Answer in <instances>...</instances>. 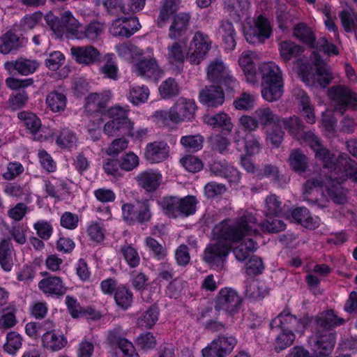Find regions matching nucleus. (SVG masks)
I'll return each mask as SVG.
<instances>
[{"label":"nucleus","instance_id":"obj_1","mask_svg":"<svg viewBox=\"0 0 357 357\" xmlns=\"http://www.w3.org/2000/svg\"><path fill=\"white\" fill-rule=\"evenodd\" d=\"M257 233V220L252 211H238L234 222L225 220L213 229L215 242L204 251V259L211 265H220L229 255L231 247L238 261H245L257 250L250 236Z\"/></svg>","mask_w":357,"mask_h":357},{"label":"nucleus","instance_id":"obj_2","mask_svg":"<svg viewBox=\"0 0 357 357\" xmlns=\"http://www.w3.org/2000/svg\"><path fill=\"white\" fill-rule=\"evenodd\" d=\"M303 139L314 151L316 158L323 162L324 167L333 169L331 172L330 179L326 181H324L320 173H313V176L303 185L304 199L313 201V195H324L322 187L325 184L330 199L336 204H344L347 201L345 190L333 183L330 186L329 183L335 180L340 184L349 177L357 183V164H351L350 158L344 153L340 154L335 161L334 155L323 146L318 137L312 132H305Z\"/></svg>","mask_w":357,"mask_h":357},{"label":"nucleus","instance_id":"obj_3","mask_svg":"<svg viewBox=\"0 0 357 357\" xmlns=\"http://www.w3.org/2000/svg\"><path fill=\"white\" fill-rule=\"evenodd\" d=\"M197 105L193 99L179 98L169 112L160 110L155 112V117L162 123L167 124V117L174 123L189 121L195 118Z\"/></svg>","mask_w":357,"mask_h":357},{"label":"nucleus","instance_id":"obj_4","mask_svg":"<svg viewBox=\"0 0 357 357\" xmlns=\"http://www.w3.org/2000/svg\"><path fill=\"white\" fill-rule=\"evenodd\" d=\"M51 30L57 37L94 40L100 29L96 24H50Z\"/></svg>","mask_w":357,"mask_h":357},{"label":"nucleus","instance_id":"obj_5","mask_svg":"<svg viewBox=\"0 0 357 357\" xmlns=\"http://www.w3.org/2000/svg\"><path fill=\"white\" fill-rule=\"evenodd\" d=\"M328 96L336 111L343 115L350 108L357 110V92L345 85L328 89Z\"/></svg>","mask_w":357,"mask_h":357},{"label":"nucleus","instance_id":"obj_6","mask_svg":"<svg viewBox=\"0 0 357 357\" xmlns=\"http://www.w3.org/2000/svg\"><path fill=\"white\" fill-rule=\"evenodd\" d=\"M206 75L209 81L224 86L229 90H232L238 86L236 79L221 59H216L208 63Z\"/></svg>","mask_w":357,"mask_h":357},{"label":"nucleus","instance_id":"obj_7","mask_svg":"<svg viewBox=\"0 0 357 357\" xmlns=\"http://www.w3.org/2000/svg\"><path fill=\"white\" fill-rule=\"evenodd\" d=\"M149 54L146 58L139 59L132 66L133 73L144 79L158 82L164 75L163 70L159 66L153 57L152 48H149Z\"/></svg>","mask_w":357,"mask_h":357},{"label":"nucleus","instance_id":"obj_8","mask_svg":"<svg viewBox=\"0 0 357 357\" xmlns=\"http://www.w3.org/2000/svg\"><path fill=\"white\" fill-rule=\"evenodd\" d=\"M211 40L202 32H197L192 38L187 52V59L192 64H199L211 47Z\"/></svg>","mask_w":357,"mask_h":357},{"label":"nucleus","instance_id":"obj_9","mask_svg":"<svg viewBox=\"0 0 357 357\" xmlns=\"http://www.w3.org/2000/svg\"><path fill=\"white\" fill-rule=\"evenodd\" d=\"M237 340L233 336L220 335L212 340L202 350V357H226L236 345Z\"/></svg>","mask_w":357,"mask_h":357},{"label":"nucleus","instance_id":"obj_10","mask_svg":"<svg viewBox=\"0 0 357 357\" xmlns=\"http://www.w3.org/2000/svg\"><path fill=\"white\" fill-rule=\"evenodd\" d=\"M315 73L300 69L298 72L302 80L308 86H320L326 87L333 79L329 67L319 60L315 63Z\"/></svg>","mask_w":357,"mask_h":357},{"label":"nucleus","instance_id":"obj_11","mask_svg":"<svg viewBox=\"0 0 357 357\" xmlns=\"http://www.w3.org/2000/svg\"><path fill=\"white\" fill-rule=\"evenodd\" d=\"M336 342L335 333L332 331L321 332L320 330L310 338L309 342L314 353L320 357L330 355Z\"/></svg>","mask_w":357,"mask_h":357},{"label":"nucleus","instance_id":"obj_12","mask_svg":"<svg viewBox=\"0 0 357 357\" xmlns=\"http://www.w3.org/2000/svg\"><path fill=\"white\" fill-rule=\"evenodd\" d=\"M307 324L305 319H298L287 311L279 314L271 323L272 329L280 328L281 331L302 333Z\"/></svg>","mask_w":357,"mask_h":357},{"label":"nucleus","instance_id":"obj_13","mask_svg":"<svg viewBox=\"0 0 357 357\" xmlns=\"http://www.w3.org/2000/svg\"><path fill=\"white\" fill-rule=\"evenodd\" d=\"M241 303V298L238 294L231 288L225 287L221 289L218 294L215 307L234 317L238 312Z\"/></svg>","mask_w":357,"mask_h":357},{"label":"nucleus","instance_id":"obj_14","mask_svg":"<svg viewBox=\"0 0 357 357\" xmlns=\"http://www.w3.org/2000/svg\"><path fill=\"white\" fill-rule=\"evenodd\" d=\"M250 0H222L224 12L235 22L250 18Z\"/></svg>","mask_w":357,"mask_h":357},{"label":"nucleus","instance_id":"obj_15","mask_svg":"<svg viewBox=\"0 0 357 357\" xmlns=\"http://www.w3.org/2000/svg\"><path fill=\"white\" fill-rule=\"evenodd\" d=\"M179 4V0H164L160 9L158 20L162 22L170 19L172 20V22H189V13H178Z\"/></svg>","mask_w":357,"mask_h":357},{"label":"nucleus","instance_id":"obj_16","mask_svg":"<svg viewBox=\"0 0 357 357\" xmlns=\"http://www.w3.org/2000/svg\"><path fill=\"white\" fill-rule=\"evenodd\" d=\"M243 32L249 43L257 44L268 39L272 29L270 24H243Z\"/></svg>","mask_w":357,"mask_h":357},{"label":"nucleus","instance_id":"obj_17","mask_svg":"<svg viewBox=\"0 0 357 357\" xmlns=\"http://www.w3.org/2000/svg\"><path fill=\"white\" fill-rule=\"evenodd\" d=\"M139 187L146 192H153L160 185L162 181V175L158 169H149L140 172L135 178Z\"/></svg>","mask_w":357,"mask_h":357},{"label":"nucleus","instance_id":"obj_18","mask_svg":"<svg viewBox=\"0 0 357 357\" xmlns=\"http://www.w3.org/2000/svg\"><path fill=\"white\" fill-rule=\"evenodd\" d=\"M102 4L109 15L119 16L112 22H139L137 17L128 16L129 12L124 6L123 0H105Z\"/></svg>","mask_w":357,"mask_h":357},{"label":"nucleus","instance_id":"obj_19","mask_svg":"<svg viewBox=\"0 0 357 357\" xmlns=\"http://www.w3.org/2000/svg\"><path fill=\"white\" fill-rule=\"evenodd\" d=\"M70 52L73 59L82 65L89 66L100 61V52L92 45L72 47Z\"/></svg>","mask_w":357,"mask_h":357},{"label":"nucleus","instance_id":"obj_20","mask_svg":"<svg viewBox=\"0 0 357 357\" xmlns=\"http://www.w3.org/2000/svg\"><path fill=\"white\" fill-rule=\"evenodd\" d=\"M169 153V147L165 142L155 141L148 143L144 151L145 159L150 163H158L165 160Z\"/></svg>","mask_w":357,"mask_h":357},{"label":"nucleus","instance_id":"obj_21","mask_svg":"<svg viewBox=\"0 0 357 357\" xmlns=\"http://www.w3.org/2000/svg\"><path fill=\"white\" fill-rule=\"evenodd\" d=\"M257 59V54L250 50L243 51L238 57V65L243 70L247 82L251 84H255L257 81L255 63Z\"/></svg>","mask_w":357,"mask_h":357},{"label":"nucleus","instance_id":"obj_22","mask_svg":"<svg viewBox=\"0 0 357 357\" xmlns=\"http://www.w3.org/2000/svg\"><path fill=\"white\" fill-rule=\"evenodd\" d=\"M27 43V39L10 30L0 37V52L4 54L16 51Z\"/></svg>","mask_w":357,"mask_h":357},{"label":"nucleus","instance_id":"obj_23","mask_svg":"<svg viewBox=\"0 0 357 357\" xmlns=\"http://www.w3.org/2000/svg\"><path fill=\"white\" fill-rule=\"evenodd\" d=\"M199 101L210 107H217L223 104L225 95L220 86H210L202 89L199 93Z\"/></svg>","mask_w":357,"mask_h":357},{"label":"nucleus","instance_id":"obj_24","mask_svg":"<svg viewBox=\"0 0 357 357\" xmlns=\"http://www.w3.org/2000/svg\"><path fill=\"white\" fill-rule=\"evenodd\" d=\"M38 288L47 296H61L67 291L63 280L58 276H50L41 280L38 283Z\"/></svg>","mask_w":357,"mask_h":357},{"label":"nucleus","instance_id":"obj_25","mask_svg":"<svg viewBox=\"0 0 357 357\" xmlns=\"http://www.w3.org/2000/svg\"><path fill=\"white\" fill-rule=\"evenodd\" d=\"M42 346L52 351H58L64 348L68 340L66 337L61 333H56L54 330L47 331L41 337Z\"/></svg>","mask_w":357,"mask_h":357},{"label":"nucleus","instance_id":"obj_26","mask_svg":"<svg viewBox=\"0 0 357 357\" xmlns=\"http://www.w3.org/2000/svg\"><path fill=\"white\" fill-rule=\"evenodd\" d=\"M345 322L343 318L339 317L333 310L321 312L317 318V331H331L332 328L341 326Z\"/></svg>","mask_w":357,"mask_h":357},{"label":"nucleus","instance_id":"obj_27","mask_svg":"<svg viewBox=\"0 0 357 357\" xmlns=\"http://www.w3.org/2000/svg\"><path fill=\"white\" fill-rule=\"evenodd\" d=\"M282 93L283 79L261 82V96L266 101H276L281 98Z\"/></svg>","mask_w":357,"mask_h":357},{"label":"nucleus","instance_id":"obj_28","mask_svg":"<svg viewBox=\"0 0 357 357\" xmlns=\"http://www.w3.org/2000/svg\"><path fill=\"white\" fill-rule=\"evenodd\" d=\"M296 98L298 108L305 121L307 123L314 124L316 122V116L309 96L305 91L299 90L296 94Z\"/></svg>","mask_w":357,"mask_h":357},{"label":"nucleus","instance_id":"obj_29","mask_svg":"<svg viewBox=\"0 0 357 357\" xmlns=\"http://www.w3.org/2000/svg\"><path fill=\"white\" fill-rule=\"evenodd\" d=\"M112 93L107 91L102 93H91L86 98L85 107L91 112L102 110L111 100Z\"/></svg>","mask_w":357,"mask_h":357},{"label":"nucleus","instance_id":"obj_30","mask_svg":"<svg viewBox=\"0 0 357 357\" xmlns=\"http://www.w3.org/2000/svg\"><path fill=\"white\" fill-rule=\"evenodd\" d=\"M259 73L261 75V82L281 80L282 74L280 67L274 62H264L259 66Z\"/></svg>","mask_w":357,"mask_h":357},{"label":"nucleus","instance_id":"obj_31","mask_svg":"<svg viewBox=\"0 0 357 357\" xmlns=\"http://www.w3.org/2000/svg\"><path fill=\"white\" fill-rule=\"evenodd\" d=\"M5 67L9 71L15 70L20 75H27L35 72L38 64L34 61L20 58L15 61L6 63Z\"/></svg>","mask_w":357,"mask_h":357},{"label":"nucleus","instance_id":"obj_32","mask_svg":"<svg viewBox=\"0 0 357 357\" xmlns=\"http://www.w3.org/2000/svg\"><path fill=\"white\" fill-rule=\"evenodd\" d=\"M203 121L213 128H222L228 131H231L233 128L230 117L224 112H220L215 115L206 114L203 117Z\"/></svg>","mask_w":357,"mask_h":357},{"label":"nucleus","instance_id":"obj_33","mask_svg":"<svg viewBox=\"0 0 357 357\" xmlns=\"http://www.w3.org/2000/svg\"><path fill=\"white\" fill-rule=\"evenodd\" d=\"M254 115L257 118L259 126L261 125L263 127L272 124L273 126L280 122V117L268 107L263 106L257 109Z\"/></svg>","mask_w":357,"mask_h":357},{"label":"nucleus","instance_id":"obj_34","mask_svg":"<svg viewBox=\"0 0 357 357\" xmlns=\"http://www.w3.org/2000/svg\"><path fill=\"white\" fill-rule=\"evenodd\" d=\"M166 58L171 65H181L187 59V52H184L179 43L174 42L167 47Z\"/></svg>","mask_w":357,"mask_h":357},{"label":"nucleus","instance_id":"obj_35","mask_svg":"<svg viewBox=\"0 0 357 357\" xmlns=\"http://www.w3.org/2000/svg\"><path fill=\"white\" fill-rule=\"evenodd\" d=\"M290 168L301 174L306 172L308 167L307 157L299 150H292L289 157Z\"/></svg>","mask_w":357,"mask_h":357},{"label":"nucleus","instance_id":"obj_36","mask_svg":"<svg viewBox=\"0 0 357 357\" xmlns=\"http://www.w3.org/2000/svg\"><path fill=\"white\" fill-rule=\"evenodd\" d=\"M0 265L4 271H11L13 262L9 239L0 240Z\"/></svg>","mask_w":357,"mask_h":357},{"label":"nucleus","instance_id":"obj_37","mask_svg":"<svg viewBox=\"0 0 357 357\" xmlns=\"http://www.w3.org/2000/svg\"><path fill=\"white\" fill-rule=\"evenodd\" d=\"M278 45L280 57L284 61L298 57L303 51L302 47L291 41H282Z\"/></svg>","mask_w":357,"mask_h":357},{"label":"nucleus","instance_id":"obj_38","mask_svg":"<svg viewBox=\"0 0 357 357\" xmlns=\"http://www.w3.org/2000/svg\"><path fill=\"white\" fill-rule=\"evenodd\" d=\"M160 311L156 305H152L137 319V325L141 328H151L158 321Z\"/></svg>","mask_w":357,"mask_h":357},{"label":"nucleus","instance_id":"obj_39","mask_svg":"<svg viewBox=\"0 0 357 357\" xmlns=\"http://www.w3.org/2000/svg\"><path fill=\"white\" fill-rule=\"evenodd\" d=\"M77 142L75 133L68 128H63L56 134V143L61 149L74 148Z\"/></svg>","mask_w":357,"mask_h":357},{"label":"nucleus","instance_id":"obj_40","mask_svg":"<svg viewBox=\"0 0 357 357\" xmlns=\"http://www.w3.org/2000/svg\"><path fill=\"white\" fill-rule=\"evenodd\" d=\"M158 204L167 216L176 218L179 215V198L164 197L158 201Z\"/></svg>","mask_w":357,"mask_h":357},{"label":"nucleus","instance_id":"obj_41","mask_svg":"<svg viewBox=\"0 0 357 357\" xmlns=\"http://www.w3.org/2000/svg\"><path fill=\"white\" fill-rule=\"evenodd\" d=\"M140 28L141 24H111L109 30L114 36L130 37Z\"/></svg>","mask_w":357,"mask_h":357},{"label":"nucleus","instance_id":"obj_42","mask_svg":"<svg viewBox=\"0 0 357 357\" xmlns=\"http://www.w3.org/2000/svg\"><path fill=\"white\" fill-rule=\"evenodd\" d=\"M223 47L226 51H232L236 47V32L232 24H222L220 29Z\"/></svg>","mask_w":357,"mask_h":357},{"label":"nucleus","instance_id":"obj_43","mask_svg":"<svg viewBox=\"0 0 357 357\" xmlns=\"http://www.w3.org/2000/svg\"><path fill=\"white\" fill-rule=\"evenodd\" d=\"M211 169L216 176H222L229 180L234 178V181H238L240 178L237 169L226 163L214 162L211 165Z\"/></svg>","mask_w":357,"mask_h":357},{"label":"nucleus","instance_id":"obj_44","mask_svg":"<svg viewBox=\"0 0 357 357\" xmlns=\"http://www.w3.org/2000/svg\"><path fill=\"white\" fill-rule=\"evenodd\" d=\"M115 50L118 55L124 59H129L130 58L137 59L144 55L142 50L130 43L117 45L115 47Z\"/></svg>","mask_w":357,"mask_h":357},{"label":"nucleus","instance_id":"obj_45","mask_svg":"<svg viewBox=\"0 0 357 357\" xmlns=\"http://www.w3.org/2000/svg\"><path fill=\"white\" fill-rule=\"evenodd\" d=\"M66 96L57 91L50 93L46 98L48 107L54 112L63 111L66 107Z\"/></svg>","mask_w":357,"mask_h":357},{"label":"nucleus","instance_id":"obj_46","mask_svg":"<svg viewBox=\"0 0 357 357\" xmlns=\"http://www.w3.org/2000/svg\"><path fill=\"white\" fill-rule=\"evenodd\" d=\"M18 118L24 122L26 128L30 130L33 135H36L41 128L40 119L33 113L27 112H21L18 113Z\"/></svg>","mask_w":357,"mask_h":357},{"label":"nucleus","instance_id":"obj_47","mask_svg":"<svg viewBox=\"0 0 357 357\" xmlns=\"http://www.w3.org/2000/svg\"><path fill=\"white\" fill-rule=\"evenodd\" d=\"M149 89L145 86H132L130 88L128 100L135 105L145 102L149 96Z\"/></svg>","mask_w":357,"mask_h":357},{"label":"nucleus","instance_id":"obj_48","mask_svg":"<svg viewBox=\"0 0 357 357\" xmlns=\"http://www.w3.org/2000/svg\"><path fill=\"white\" fill-rule=\"evenodd\" d=\"M282 124L291 135L297 138L300 137L301 131L304 129L303 121L296 116L280 119V126Z\"/></svg>","mask_w":357,"mask_h":357},{"label":"nucleus","instance_id":"obj_49","mask_svg":"<svg viewBox=\"0 0 357 357\" xmlns=\"http://www.w3.org/2000/svg\"><path fill=\"white\" fill-rule=\"evenodd\" d=\"M294 36L311 47H314L315 37L307 24H297L294 28Z\"/></svg>","mask_w":357,"mask_h":357},{"label":"nucleus","instance_id":"obj_50","mask_svg":"<svg viewBox=\"0 0 357 357\" xmlns=\"http://www.w3.org/2000/svg\"><path fill=\"white\" fill-rule=\"evenodd\" d=\"M246 294L253 299H261L268 294V291L264 282L253 280L246 287Z\"/></svg>","mask_w":357,"mask_h":357},{"label":"nucleus","instance_id":"obj_51","mask_svg":"<svg viewBox=\"0 0 357 357\" xmlns=\"http://www.w3.org/2000/svg\"><path fill=\"white\" fill-rule=\"evenodd\" d=\"M53 326L52 322L50 320L42 323L29 322L25 326V331L26 335L31 338L36 339L43 331L49 330Z\"/></svg>","mask_w":357,"mask_h":357},{"label":"nucleus","instance_id":"obj_52","mask_svg":"<svg viewBox=\"0 0 357 357\" xmlns=\"http://www.w3.org/2000/svg\"><path fill=\"white\" fill-rule=\"evenodd\" d=\"M22 345V338L21 335L14 331L9 332L6 336V342L4 344L3 349L8 354L14 355Z\"/></svg>","mask_w":357,"mask_h":357},{"label":"nucleus","instance_id":"obj_53","mask_svg":"<svg viewBox=\"0 0 357 357\" xmlns=\"http://www.w3.org/2000/svg\"><path fill=\"white\" fill-rule=\"evenodd\" d=\"M132 297V292L125 287H119L114 295L116 304L123 309H128L131 305Z\"/></svg>","mask_w":357,"mask_h":357},{"label":"nucleus","instance_id":"obj_54","mask_svg":"<svg viewBox=\"0 0 357 357\" xmlns=\"http://www.w3.org/2000/svg\"><path fill=\"white\" fill-rule=\"evenodd\" d=\"M281 212V202L278 197L271 195L266 197L265 201L264 213L268 218L278 216Z\"/></svg>","mask_w":357,"mask_h":357},{"label":"nucleus","instance_id":"obj_55","mask_svg":"<svg viewBox=\"0 0 357 357\" xmlns=\"http://www.w3.org/2000/svg\"><path fill=\"white\" fill-rule=\"evenodd\" d=\"M180 142L185 149L197 151L203 146L204 138L200 135H186L181 138Z\"/></svg>","mask_w":357,"mask_h":357},{"label":"nucleus","instance_id":"obj_56","mask_svg":"<svg viewBox=\"0 0 357 357\" xmlns=\"http://www.w3.org/2000/svg\"><path fill=\"white\" fill-rule=\"evenodd\" d=\"M159 92L163 98H170L178 94L179 87L174 79L168 78L160 84Z\"/></svg>","mask_w":357,"mask_h":357},{"label":"nucleus","instance_id":"obj_57","mask_svg":"<svg viewBox=\"0 0 357 357\" xmlns=\"http://www.w3.org/2000/svg\"><path fill=\"white\" fill-rule=\"evenodd\" d=\"M128 106L121 107L120 105H115L108 109L107 115L110 119H113L118 121H123L127 127L130 125L131 122L128 119Z\"/></svg>","mask_w":357,"mask_h":357},{"label":"nucleus","instance_id":"obj_58","mask_svg":"<svg viewBox=\"0 0 357 357\" xmlns=\"http://www.w3.org/2000/svg\"><path fill=\"white\" fill-rule=\"evenodd\" d=\"M114 58L113 53H107L105 55L107 62L102 67L101 72L105 77L116 80L118 78V67L114 61Z\"/></svg>","mask_w":357,"mask_h":357},{"label":"nucleus","instance_id":"obj_59","mask_svg":"<svg viewBox=\"0 0 357 357\" xmlns=\"http://www.w3.org/2000/svg\"><path fill=\"white\" fill-rule=\"evenodd\" d=\"M121 252L129 266L137 267L140 262L139 255L135 248L129 245L122 246Z\"/></svg>","mask_w":357,"mask_h":357},{"label":"nucleus","instance_id":"obj_60","mask_svg":"<svg viewBox=\"0 0 357 357\" xmlns=\"http://www.w3.org/2000/svg\"><path fill=\"white\" fill-rule=\"evenodd\" d=\"M286 225L280 220L276 218H268L261 224L257 223V229L260 228L263 231L276 233L284 230Z\"/></svg>","mask_w":357,"mask_h":357},{"label":"nucleus","instance_id":"obj_61","mask_svg":"<svg viewBox=\"0 0 357 357\" xmlns=\"http://www.w3.org/2000/svg\"><path fill=\"white\" fill-rule=\"evenodd\" d=\"M128 144L129 141L124 137L115 139L107 146L106 153L108 155L116 157L128 147Z\"/></svg>","mask_w":357,"mask_h":357},{"label":"nucleus","instance_id":"obj_62","mask_svg":"<svg viewBox=\"0 0 357 357\" xmlns=\"http://www.w3.org/2000/svg\"><path fill=\"white\" fill-rule=\"evenodd\" d=\"M121 169L127 172L132 171L139 165V157L132 151L123 155L120 158Z\"/></svg>","mask_w":357,"mask_h":357},{"label":"nucleus","instance_id":"obj_63","mask_svg":"<svg viewBox=\"0 0 357 357\" xmlns=\"http://www.w3.org/2000/svg\"><path fill=\"white\" fill-rule=\"evenodd\" d=\"M295 334L292 332L281 331L275 341V348L277 351H282L290 347L294 340Z\"/></svg>","mask_w":357,"mask_h":357},{"label":"nucleus","instance_id":"obj_64","mask_svg":"<svg viewBox=\"0 0 357 357\" xmlns=\"http://www.w3.org/2000/svg\"><path fill=\"white\" fill-rule=\"evenodd\" d=\"M244 147L246 155H254L257 154L261 149L259 137L252 134H248L244 139Z\"/></svg>","mask_w":357,"mask_h":357}]
</instances>
